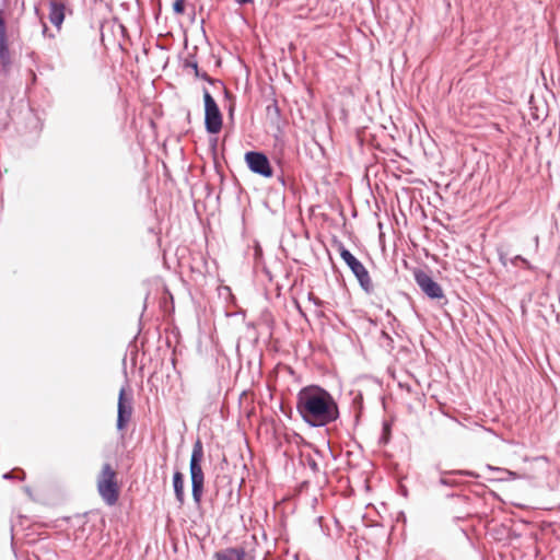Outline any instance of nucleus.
Here are the masks:
<instances>
[{"mask_svg": "<svg viewBox=\"0 0 560 560\" xmlns=\"http://www.w3.org/2000/svg\"><path fill=\"white\" fill-rule=\"evenodd\" d=\"M295 408L302 420L312 428L325 427L339 418L334 396L319 385H307L296 394Z\"/></svg>", "mask_w": 560, "mask_h": 560, "instance_id": "nucleus-1", "label": "nucleus"}, {"mask_svg": "<svg viewBox=\"0 0 560 560\" xmlns=\"http://www.w3.org/2000/svg\"><path fill=\"white\" fill-rule=\"evenodd\" d=\"M203 460V445L200 439H197L192 445V452L189 460V474L191 482V497L196 506H200L205 491V474L201 467Z\"/></svg>", "mask_w": 560, "mask_h": 560, "instance_id": "nucleus-2", "label": "nucleus"}, {"mask_svg": "<svg viewBox=\"0 0 560 560\" xmlns=\"http://www.w3.org/2000/svg\"><path fill=\"white\" fill-rule=\"evenodd\" d=\"M97 491L107 505L112 506L117 503L119 488L116 481V471L109 463L103 464L97 476Z\"/></svg>", "mask_w": 560, "mask_h": 560, "instance_id": "nucleus-3", "label": "nucleus"}, {"mask_svg": "<svg viewBox=\"0 0 560 560\" xmlns=\"http://www.w3.org/2000/svg\"><path fill=\"white\" fill-rule=\"evenodd\" d=\"M339 254L345 264L352 271L354 277L357 278L361 289L365 293H372L374 290L370 273L364 265L343 244H339Z\"/></svg>", "mask_w": 560, "mask_h": 560, "instance_id": "nucleus-4", "label": "nucleus"}, {"mask_svg": "<svg viewBox=\"0 0 560 560\" xmlns=\"http://www.w3.org/2000/svg\"><path fill=\"white\" fill-rule=\"evenodd\" d=\"M205 128L208 133L215 135L222 128V114L220 108L207 89H203Z\"/></svg>", "mask_w": 560, "mask_h": 560, "instance_id": "nucleus-5", "label": "nucleus"}, {"mask_svg": "<svg viewBox=\"0 0 560 560\" xmlns=\"http://www.w3.org/2000/svg\"><path fill=\"white\" fill-rule=\"evenodd\" d=\"M133 411V398L130 393L129 397L126 396V387H121L118 394L117 402V422L118 431H124L131 420Z\"/></svg>", "mask_w": 560, "mask_h": 560, "instance_id": "nucleus-6", "label": "nucleus"}, {"mask_svg": "<svg viewBox=\"0 0 560 560\" xmlns=\"http://www.w3.org/2000/svg\"><path fill=\"white\" fill-rule=\"evenodd\" d=\"M247 167L255 174L269 178L273 171L268 156L259 151H248L245 153Z\"/></svg>", "mask_w": 560, "mask_h": 560, "instance_id": "nucleus-7", "label": "nucleus"}, {"mask_svg": "<svg viewBox=\"0 0 560 560\" xmlns=\"http://www.w3.org/2000/svg\"><path fill=\"white\" fill-rule=\"evenodd\" d=\"M415 281L428 298L432 300H440L444 298L442 287L425 271H415Z\"/></svg>", "mask_w": 560, "mask_h": 560, "instance_id": "nucleus-8", "label": "nucleus"}, {"mask_svg": "<svg viewBox=\"0 0 560 560\" xmlns=\"http://www.w3.org/2000/svg\"><path fill=\"white\" fill-rule=\"evenodd\" d=\"M457 476L479 478V475L472 470L457 469L442 471L439 482L446 487H459L462 482L456 478Z\"/></svg>", "mask_w": 560, "mask_h": 560, "instance_id": "nucleus-9", "label": "nucleus"}, {"mask_svg": "<svg viewBox=\"0 0 560 560\" xmlns=\"http://www.w3.org/2000/svg\"><path fill=\"white\" fill-rule=\"evenodd\" d=\"M66 16V3L62 0H49V15L50 23L57 28L61 30V25Z\"/></svg>", "mask_w": 560, "mask_h": 560, "instance_id": "nucleus-10", "label": "nucleus"}, {"mask_svg": "<svg viewBox=\"0 0 560 560\" xmlns=\"http://www.w3.org/2000/svg\"><path fill=\"white\" fill-rule=\"evenodd\" d=\"M0 60L4 67L11 65V57L7 39V26L2 12L0 11Z\"/></svg>", "mask_w": 560, "mask_h": 560, "instance_id": "nucleus-11", "label": "nucleus"}, {"mask_svg": "<svg viewBox=\"0 0 560 560\" xmlns=\"http://www.w3.org/2000/svg\"><path fill=\"white\" fill-rule=\"evenodd\" d=\"M184 67L192 69L195 71V75L197 78H200L210 84H213V85L219 84V85L223 86V82L220 79H213L210 75H208L207 72H200V70L198 68V62L195 60L194 57L187 58L184 62Z\"/></svg>", "mask_w": 560, "mask_h": 560, "instance_id": "nucleus-12", "label": "nucleus"}, {"mask_svg": "<svg viewBox=\"0 0 560 560\" xmlns=\"http://www.w3.org/2000/svg\"><path fill=\"white\" fill-rule=\"evenodd\" d=\"M243 548H225L215 553L217 560H247Z\"/></svg>", "mask_w": 560, "mask_h": 560, "instance_id": "nucleus-13", "label": "nucleus"}, {"mask_svg": "<svg viewBox=\"0 0 560 560\" xmlns=\"http://www.w3.org/2000/svg\"><path fill=\"white\" fill-rule=\"evenodd\" d=\"M184 474L179 470H176L173 475V489L175 493V499L183 505L185 503V491H184Z\"/></svg>", "mask_w": 560, "mask_h": 560, "instance_id": "nucleus-14", "label": "nucleus"}, {"mask_svg": "<svg viewBox=\"0 0 560 560\" xmlns=\"http://www.w3.org/2000/svg\"><path fill=\"white\" fill-rule=\"evenodd\" d=\"M266 115H267V118L268 120L277 126L278 128L280 127V124H281V110H280V107L278 105V102L276 100H272V102L267 105L266 107Z\"/></svg>", "mask_w": 560, "mask_h": 560, "instance_id": "nucleus-15", "label": "nucleus"}, {"mask_svg": "<svg viewBox=\"0 0 560 560\" xmlns=\"http://www.w3.org/2000/svg\"><path fill=\"white\" fill-rule=\"evenodd\" d=\"M3 479L5 480H13V479H20V480H24L25 479V472L20 469V468H15L11 471H8L5 474H3L2 476Z\"/></svg>", "mask_w": 560, "mask_h": 560, "instance_id": "nucleus-16", "label": "nucleus"}, {"mask_svg": "<svg viewBox=\"0 0 560 560\" xmlns=\"http://www.w3.org/2000/svg\"><path fill=\"white\" fill-rule=\"evenodd\" d=\"M185 0H175L173 3V11L176 14H183L185 12Z\"/></svg>", "mask_w": 560, "mask_h": 560, "instance_id": "nucleus-17", "label": "nucleus"}, {"mask_svg": "<svg viewBox=\"0 0 560 560\" xmlns=\"http://www.w3.org/2000/svg\"><path fill=\"white\" fill-rule=\"evenodd\" d=\"M518 262H522L524 266H527L528 268H530V266H532L530 262L521 255H516L515 257H513L511 259V264L513 266H517Z\"/></svg>", "mask_w": 560, "mask_h": 560, "instance_id": "nucleus-18", "label": "nucleus"}, {"mask_svg": "<svg viewBox=\"0 0 560 560\" xmlns=\"http://www.w3.org/2000/svg\"><path fill=\"white\" fill-rule=\"evenodd\" d=\"M42 33L45 37H48V38H55V34L52 33H49L48 32V26L46 23H43V30H42Z\"/></svg>", "mask_w": 560, "mask_h": 560, "instance_id": "nucleus-19", "label": "nucleus"}, {"mask_svg": "<svg viewBox=\"0 0 560 560\" xmlns=\"http://www.w3.org/2000/svg\"><path fill=\"white\" fill-rule=\"evenodd\" d=\"M307 465L313 471H318V465L314 458H308Z\"/></svg>", "mask_w": 560, "mask_h": 560, "instance_id": "nucleus-20", "label": "nucleus"}, {"mask_svg": "<svg viewBox=\"0 0 560 560\" xmlns=\"http://www.w3.org/2000/svg\"><path fill=\"white\" fill-rule=\"evenodd\" d=\"M235 1L240 5H245V4H248V3H253L254 0H235Z\"/></svg>", "mask_w": 560, "mask_h": 560, "instance_id": "nucleus-21", "label": "nucleus"}, {"mask_svg": "<svg viewBox=\"0 0 560 560\" xmlns=\"http://www.w3.org/2000/svg\"><path fill=\"white\" fill-rule=\"evenodd\" d=\"M310 300H312L316 305H320L322 301L318 298L310 296Z\"/></svg>", "mask_w": 560, "mask_h": 560, "instance_id": "nucleus-22", "label": "nucleus"}, {"mask_svg": "<svg viewBox=\"0 0 560 560\" xmlns=\"http://www.w3.org/2000/svg\"><path fill=\"white\" fill-rule=\"evenodd\" d=\"M383 336L385 337V339H388L392 341V338L389 337V335L387 332L383 331Z\"/></svg>", "mask_w": 560, "mask_h": 560, "instance_id": "nucleus-23", "label": "nucleus"}, {"mask_svg": "<svg viewBox=\"0 0 560 560\" xmlns=\"http://www.w3.org/2000/svg\"><path fill=\"white\" fill-rule=\"evenodd\" d=\"M487 468L490 470H500V468L492 467L491 465H487Z\"/></svg>", "mask_w": 560, "mask_h": 560, "instance_id": "nucleus-24", "label": "nucleus"}, {"mask_svg": "<svg viewBox=\"0 0 560 560\" xmlns=\"http://www.w3.org/2000/svg\"><path fill=\"white\" fill-rule=\"evenodd\" d=\"M24 490L26 493L31 494V489L28 487H25Z\"/></svg>", "mask_w": 560, "mask_h": 560, "instance_id": "nucleus-25", "label": "nucleus"}, {"mask_svg": "<svg viewBox=\"0 0 560 560\" xmlns=\"http://www.w3.org/2000/svg\"><path fill=\"white\" fill-rule=\"evenodd\" d=\"M246 557H247V558H246L247 560H253V556H250V555L246 553Z\"/></svg>", "mask_w": 560, "mask_h": 560, "instance_id": "nucleus-26", "label": "nucleus"}, {"mask_svg": "<svg viewBox=\"0 0 560 560\" xmlns=\"http://www.w3.org/2000/svg\"><path fill=\"white\" fill-rule=\"evenodd\" d=\"M279 180L281 182L282 185H284V178L282 176L279 177Z\"/></svg>", "mask_w": 560, "mask_h": 560, "instance_id": "nucleus-27", "label": "nucleus"}, {"mask_svg": "<svg viewBox=\"0 0 560 560\" xmlns=\"http://www.w3.org/2000/svg\"><path fill=\"white\" fill-rule=\"evenodd\" d=\"M500 260L502 261V264H503V265H505V264H506V262H505V260L503 259V256H502V255L500 256Z\"/></svg>", "mask_w": 560, "mask_h": 560, "instance_id": "nucleus-28", "label": "nucleus"}, {"mask_svg": "<svg viewBox=\"0 0 560 560\" xmlns=\"http://www.w3.org/2000/svg\"><path fill=\"white\" fill-rule=\"evenodd\" d=\"M233 491L232 487L230 486V489H229V494H231Z\"/></svg>", "mask_w": 560, "mask_h": 560, "instance_id": "nucleus-29", "label": "nucleus"}, {"mask_svg": "<svg viewBox=\"0 0 560 560\" xmlns=\"http://www.w3.org/2000/svg\"><path fill=\"white\" fill-rule=\"evenodd\" d=\"M225 96L229 97L230 93L225 90Z\"/></svg>", "mask_w": 560, "mask_h": 560, "instance_id": "nucleus-30", "label": "nucleus"}]
</instances>
